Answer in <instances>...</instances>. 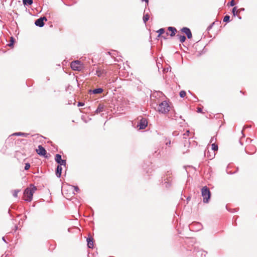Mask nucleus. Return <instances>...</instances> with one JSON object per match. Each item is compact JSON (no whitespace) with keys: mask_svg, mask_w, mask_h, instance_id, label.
Segmentation results:
<instances>
[{"mask_svg":"<svg viewBox=\"0 0 257 257\" xmlns=\"http://www.w3.org/2000/svg\"><path fill=\"white\" fill-rule=\"evenodd\" d=\"M202 108H200V107H199V108H197V112H202Z\"/></svg>","mask_w":257,"mask_h":257,"instance_id":"e433bc0d","label":"nucleus"},{"mask_svg":"<svg viewBox=\"0 0 257 257\" xmlns=\"http://www.w3.org/2000/svg\"><path fill=\"white\" fill-rule=\"evenodd\" d=\"M47 19L45 17H40L36 20L35 22V24L36 26L42 27L44 26V21H47Z\"/></svg>","mask_w":257,"mask_h":257,"instance_id":"6e6552de","label":"nucleus"},{"mask_svg":"<svg viewBox=\"0 0 257 257\" xmlns=\"http://www.w3.org/2000/svg\"><path fill=\"white\" fill-rule=\"evenodd\" d=\"M55 160L56 162L58 164V166H66V161L65 160L62 159V156L59 154H57L55 156Z\"/></svg>","mask_w":257,"mask_h":257,"instance_id":"39448f33","label":"nucleus"},{"mask_svg":"<svg viewBox=\"0 0 257 257\" xmlns=\"http://www.w3.org/2000/svg\"><path fill=\"white\" fill-rule=\"evenodd\" d=\"M24 218H27V216L25 215Z\"/></svg>","mask_w":257,"mask_h":257,"instance_id":"603ef678","label":"nucleus"},{"mask_svg":"<svg viewBox=\"0 0 257 257\" xmlns=\"http://www.w3.org/2000/svg\"><path fill=\"white\" fill-rule=\"evenodd\" d=\"M166 145L168 146H170L171 145V140H169L168 141L166 142Z\"/></svg>","mask_w":257,"mask_h":257,"instance_id":"c9c22d12","label":"nucleus"},{"mask_svg":"<svg viewBox=\"0 0 257 257\" xmlns=\"http://www.w3.org/2000/svg\"><path fill=\"white\" fill-rule=\"evenodd\" d=\"M162 38H163L164 39H167L166 36H162Z\"/></svg>","mask_w":257,"mask_h":257,"instance_id":"c03bdc74","label":"nucleus"},{"mask_svg":"<svg viewBox=\"0 0 257 257\" xmlns=\"http://www.w3.org/2000/svg\"><path fill=\"white\" fill-rule=\"evenodd\" d=\"M36 152L41 156H45L47 154L45 149L41 145L38 146V149L36 150Z\"/></svg>","mask_w":257,"mask_h":257,"instance_id":"1a4fd4ad","label":"nucleus"},{"mask_svg":"<svg viewBox=\"0 0 257 257\" xmlns=\"http://www.w3.org/2000/svg\"><path fill=\"white\" fill-rule=\"evenodd\" d=\"M84 105V103L82 102H79L78 103V106H83Z\"/></svg>","mask_w":257,"mask_h":257,"instance_id":"473e14b6","label":"nucleus"},{"mask_svg":"<svg viewBox=\"0 0 257 257\" xmlns=\"http://www.w3.org/2000/svg\"><path fill=\"white\" fill-rule=\"evenodd\" d=\"M176 37L179 39L180 42L182 43H184L186 40V38L184 35L177 34Z\"/></svg>","mask_w":257,"mask_h":257,"instance_id":"f3484780","label":"nucleus"},{"mask_svg":"<svg viewBox=\"0 0 257 257\" xmlns=\"http://www.w3.org/2000/svg\"><path fill=\"white\" fill-rule=\"evenodd\" d=\"M148 125V121L145 118H142L137 124L140 130L145 129Z\"/></svg>","mask_w":257,"mask_h":257,"instance_id":"0eeeda50","label":"nucleus"},{"mask_svg":"<svg viewBox=\"0 0 257 257\" xmlns=\"http://www.w3.org/2000/svg\"><path fill=\"white\" fill-rule=\"evenodd\" d=\"M103 91V89L102 88H97L96 89H94L93 90H89V93L90 94H100Z\"/></svg>","mask_w":257,"mask_h":257,"instance_id":"ddd939ff","label":"nucleus"},{"mask_svg":"<svg viewBox=\"0 0 257 257\" xmlns=\"http://www.w3.org/2000/svg\"><path fill=\"white\" fill-rule=\"evenodd\" d=\"M235 5L234 0H231V2L229 3V5L231 7H233Z\"/></svg>","mask_w":257,"mask_h":257,"instance_id":"7c9ffc66","label":"nucleus"},{"mask_svg":"<svg viewBox=\"0 0 257 257\" xmlns=\"http://www.w3.org/2000/svg\"><path fill=\"white\" fill-rule=\"evenodd\" d=\"M71 68L75 71H80L81 70V64L80 61L77 60L71 63Z\"/></svg>","mask_w":257,"mask_h":257,"instance_id":"423d86ee","label":"nucleus"},{"mask_svg":"<svg viewBox=\"0 0 257 257\" xmlns=\"http://www.w3.org/2000/svg\"><path fill=\"white\" fill-rule=\"evenodd\" d=\"M73 187H74V190L76 191V192H78L79 191V189L78 188V186H73Z\"/></svg>","mask_w":257,"mask_h":257,"instance_id":"2f4dec72","label":"nucleus"},{"mask_svg":"<svg viewBox=\"0 0 257 257\" xmlns=\"http://www.w3.org/2000/svg\"><path fill=\"white\" fill-rule=\"evenodd\" d=\"M87 246L88 248H92L93 247V238L90 236L87 238Z\"/></svg>","mask_w":257,"mask_h":257,"instance_id":"4468645a","label":"nucleus"},{"mask_svg":"<svg viewBox=\"0 0 257 257\" xmlns=\"http://www.w3.org/2000/svg\"><path fill=\"white\" fill-rule=\"evenodd\" d=\"M29 135V134L18 132L15 133L13 134V136H22L24 137H27Z\"/></svg>","mask_w":257,"mask_h":257,"instance_id":"a211bd4d","label":"nucleus"},{"mask_svg":"<svg viewBox=\"0 0 257 257\" xmlns=\"http://www.w3.org/2000/svg\"><path fill=\"white\" fill-rule=\"evenodd\" d=\"M196 224H197V225H199L200 227H201V224H200V223H196Z\"/></svg>","mask_w":257,"mask_h":257,"instance_id":"49530a36","label":"nucleus"},{"mask_svg":"<svg viewBox=\"0 0 257 257\" xmlns=\"http://www.w3.org/2000/svg\"><path fill=\"white\" fill-rule=\"evenodd\" d=\"M166 36H168V35H169V33H168V32H167V33H166Z\"/></svg>","mask_w":257,"mask_h":257,"instance_id":"8fccbe9b","label":"nucleus"},{"mask_svg":"<svg viewBox=\"0 0 257 257\" xmlns=\"http://www.w3.org/2000/svg\"><path fill=\"white\" fill-rule=\"evenodd\" d=\"M24 6H30L33 4V0H22Z\"/></svg>","mask_w":257,"mask_h":257,"instance_id":"aec40b11","label":"nucleus"},{"mask_svg":"<svg viewBox=\"0 0 257 257\" xmlns=\"http://www.w3.org/2000/svg\"><path fill=\"white\" fill-rule=\"evenodd\" d=\"M143 2H145L146 3H147V4L149 2V0H142Z\"/></svg>","mask_w":257,"mask_h":257,"instance_id":"37998d69","label":"nucleus"},{"mask_svg":"<svg viewBox=\"0 0 257 257\" xmlns=\"http://www.w3.org/2000/svg\"><path fill=\"white\" fill-rule=\"evenodd\" d=\"M173 135L174 136H177L178 135V133H177V132H174L173 133Z\"/></svg>","mask_w":257,"mask_h":257,"instance_id":"4c0bfd02","label":"nucleus"},{"mask_svg":"<svg viewBox=\"0 0 257 257\" xmlns=\"http://www.w3.org/2000/svg\"><path fill=\"white\" fill-rule=\"evenodd\" d=\"M157 33H158V37H159L161 36V35H162L163 34H164L165 33V29L161 28L157 31Z\"/></svg>","mask_w":257,"mask_h":257,"instance_id":"412c9836","label":"nucleus"},{"mask_svg":"<svg viewBox=\"0 0 257 257\" xmlns=\"http://www.w3.org/2000/svg\"><path fill=\"white\" fill-rule=\"evenodd\" d=\"M179 117L180 118L182 119V117L181 115L180 116H178V114L176 113V112H174V113L172 115H171V117L172 119H174L175 120H177V118L178 117Z\"/></svg>","mask_w":257,"mask_h":257,"instance_id":"b1692460","label":"nucleus"},{"mask_svg":"<svg viewBox=\"0 0 257 257\" xmlns=\"http://www.w3.org/2000/svg\"><path fill=\"white\" fill-rule=\"evenodd\" d=\"M232 13L233 16L234 17H235L236 16H237L238 13H238V10H237L236 7H234L232 9Z\"/></svg>","mask_w":257,"mask_h":257,"instance_id":"4be33fe9","label":"nucleus"},{"mask_svg":"<svg viewBox=\"0 0 257 257\" xmlns=\"http://www.w3.org/2000/svg\"><path fill=\"white\" fill-rule=\"evenodd\" d=\"M214 23H213L211 25H210V26H209L208 27V28H207V30H210V29L212 28V27L213 25H214Z\"/></svg>","mask_w":257,"mask_h":257,"instance_id":"72a5a7b5","label":"nucleus"},{"mask_svg":"<svg viewBox=\"0 0 257 257\" xmlns=\"http://www.w3.org/2000/svg\"><path fill=\"white\" fill-rule=\"evenodd\" d=\"M170 106L166 101H163L158 106V111L160 113L165 114L170 110Z\"/></svg>","mask_w":257,"mask_h":257,"instance_id":"7ed1b4c3","label":"nucleus"},{"mask_svg":"<svg viewBox=\"0 0 257 257\" xmlns=\"http://www.w3.org/2000/svg\"><path fill=\"white\" fill-rule=\"evenodd\" d=\"M108 54L110 55L112 57H114L113 55L111 54V53L110 52H108Z\"/></svg>","mask_w":257,"mask_h":257,"instance_id":"ea45409f","label":"nucleus"},{"mask_svg":"<svg viewBox=\"0 0 257 257\" xmlns=\"http://www.w3.org/2000/svg\"><path fill=\"white\" fill-rule=\"evenodd\" d=\"M250 147H252L253 149V150H256V149L254 146H250Z\"/></svg>","mask_w":257,"mask_h":257,"instance_id":"de8ad7c7","label":"nucleus"},{"mask_svg":"<svg viewBox=\"0 0 257 257\" xmlns=\"http://www.w3.org/2000/svg\"><path fill=\"white\" fill-rule=\"evenodd\" d=\"M31 188H27L24 192V200L28 202L31 201L33 193L37 190L36 187L33 185H31Z\"/></svg>","mask_w":257,"mask_h":257,"instance_id":"f257e3e1","label":"nucleus"},{"mask_svg":"<svg viewBox=\"0 0 257 257\" xmlns=\"http://www.w3.org/2000/svg\"><path fill=\"white\" fill-rule=\"evenodd\" d=\"M244 11V8H240L238 10V13H241V12H243Z\"/></svg>","mask_w":257,"mask_h":257,"instance_id":"f704fd0d","label":"nucleus"},{"mask_svg":"<svg viewBox=\"0 0 257 257\" xmlns=\"http://www.w3.org/2000/svg\"><path fill=\"white\" fill-rule=\"evenodd\" d=\"M62 171V168L60 166H57L56 169V175L58 178H60L61 176V173Z\"/></svg>","mask_w":257,"mask_h":257,"instance_id":"dca6fc26","label":"nucleus"},{"mask_svg":"<svg viewBox=\"0 0 257 257\" xmlns=\"http://www.w3.org/2000/svg\"><path fill=\"white\" fill-rule=\"evenodd\" d=\"M47 80H49V78L47 77Z\"/></svg>","mask_w":257,"mask_h":257,"instance_id":"864d4df0","label":"nucleus"},{"mask_svg":"<svg viewBox=\"0 0 257 257\" xmlns=\"http://www.w3.org/2000/svg\"><path fill=\"white\" fill-rule=\"evenodd\" d=\"M251 150H253L254 151H255V150H253V149H251Z\"/></svg>","mask_w":257,"mask_h":257,"instance_id":"5fc2aeb1","label":"nucleus"},{"mask_svg":"<svg viewBox=\"0 0 257 257\" xmlns=\"http://www.w3.org/2000/svg\"><path fill=\"white\" fill-rule=\"evenodd\" d=\"M249 127V126H244V128Z\"/></svg>","mask_w":257,"mask_h":257,"instance_id":"3c124183","label":"nucleus"},{"mask_svg":"<svg viewBox=\"0 0 257 257\" xmlns=\"http://www.w3.org/2000/svg\"><path fill=\"white\" fill-rule=\"evenodd\" d=\"M15 41V39L14 37H11L10 43L8 44V46L10 47H13Z\"/></svg>","mask_w":257,"mask_h":257,"instance_id":"393cba45","label":"nucleus"},{"mask_svg":"<svg viewBox=\"0 0 257 257\" xmlns=\"http://www.w3.org/2000/svg\"><path fill=\"white\" fill-rule=\"evenodd\" d=\"M171 172L170 171H168L166 174L167 177L166 178L164 179L163 181V184L165 185V187L167 188H169L171 187L172 185V178L170 176V175L171 174Z\"/></svg>","mask_w":257,"mask_h":257,"instance_id":"20e7f679","label":"nucleus"},{"mask_svg":"<svg viewBox=\"0 0 257 257\" xmlns=\"http://www.w3.org/2000/svg\"><path fill=\"white\" fill-rule=\"evenodd\" d=\"M30 168V163H27L25 164V170H28L29 169V168Z\"/></svg>","mask_w":257,"mask_h":257,"instance_id":"c85d7f7f","label":"nucleus"},{"mask_svg":"<svg viewBox=\"0 0 257 257\" xmlns=\"http://www.w3.org/2000/svg\"><path fill=\"white\" fill-rule=\"evenodd\" d=\"M18 229V226L17 225L15 226V231Z\"/></svg>","mask_w":257,"mask_h":257,"instance_id":"09e8293b","label":"nucleus"},{"mask_svg":"<svg viewBox=\"0 0 257 257\" xmlns=\"http://www.w3.org/2000/svg\"><path fill=\"white\" fill-rule=\"evenodd\" d=\"M238 18L239 19V20H241V17L240 16H237Z\"/></svg>","mask_w":257,"mask_h":257,"instance_id":"a18cd8bd","label":"nucleus"},{"mask_svg":"<svg viewBox=\"0 0 257 257\" xmlns=\"http://www.w3.org/2000/svg\"><path fill=\"white\" fill-rule=\"evenodd\" d=\"M181 31L185 33L188 39H191L192 37V33L190 29L187 27H183L181 29Z\"/></svg>","mask_w":257,"mask_h":257,"instance_id":"9d476101","label":"nucleus"},{"mask_svg":"<svg viewBox=\"0 0 257 257\" xmlns=\"http://www.w3.org/2000/svg\"><path fill=\"white\" fill-rule=\"evenodd\" d=\"M247 149H248V148H245V151L246 153L247 154H251V153H250V152H249L248 151Z\"/></svg>","mask_w":257,"mask_h":257,"instance_id":"58836bf2","label":"nucleus"},{"mask_svg":"<svg viewBox=\"0 0 257 257\" xmlns=\"http://www.w3.org/2000/svg\"><path fill=\"white\" fill-rule=\"evenodd\" d=\"M212 150L214 151H216L218 150V146L215 143H213L211 145Z\"/></svg>","mask_w":257,"mask_h":257,"instance_id":"bb28decb","label":"nucleus"},{"mask_svg":"<svg viewBox=\"0 0 257 257\" xmlns=\"http://www.w3.org/2000/svg\"><path fill=\"white\" fill-rule=\"evenodd\" d=\"M19 191H20V190H15L14 191V193H13V196H14V197H17L18 196V192H19Z\"/></svg>","mask_w":257,"mask_h":257,"instance_id":"c756f323","label":"nucleus"},{"mask_svg":"<svg viewBox=\"0 0 257 257\" xmlns=\"http://www.w3.org/2000/svg\"><path fill=\"white\" fill-rule=\"evenodd\" d=\"M213 141H214V137H212L210 140V143H212Z\"/></svg>","mask_w":257,"mask_h":257,"instance_id":"79ce46f5","label":"nucleus"},{"mask_svg":"<svg viewBox=\"0 0 257 257\" xmlns=\"http://www.w3.org/2000/svg\"><path fill=\"white\" fill-rule=\"evenodd\" d=\"M186 93L184 90H181L179 92V95L181 98H183L186 96Z\"/></svg>","mask_w":257,"mask_h":257,"instance_id":"cd10ccee","label":"nucleus"},{"mask_svg":"<svg viewBox=\"0 0 257 257\" xmlns=\"http://www.w3.org/2000/svg\"><path fill=\"white\" fill-rule=\"evenodd\" d=\"M168 30L170 32H171V33L170 34V36L172 37L176 35L177 31V29L175 27H168Z\"/></svg>","mask_w":257,"mask_h":257,"instance_id":"2eb2a0df","label":"nucleus"},{"mask_svg":"<svg viewBox=\"0 0 257 257\" xmlns=\"http://www.w3.org/2000/svg\"><path fill=\"white\" fill-rule=\"evenodd\" d=\"M189 133V131H187L186 133L183 135L184 136L183 139H184V147L189 146L190 145V143L189 140H187V138L186 137V136H188Z\"/></svg>","mask_w":257,"mask_h":257,"instance_id":"f8f14e48","label":"nucleus"},{"mask_svg":"<svg viewBox=\"0 0 257 257\" xmlns=\"http://www.w3.org/2000/svg\"><path fill=\"white\" fill-rule=\"evenodd\" d=\"M150 16L149 14H146L144 15L143 17V21L145 23H146L149 19Z\"/></svg>","mask_w":257,"mask_h":257,"instance_id":"5701e85b","label":"nucleus"},{"mask_svg":"<svg viewBox=\"0 0 257 257\" xmlns=\"http://www.w3.org/2000/svg\"><path fill=\"white\" fill-rule=\"evenodd\" d=\"M230 21V16L229 15H226L223 18V22L228 23Z\"/></svg>","mask_w":257,"mask_h":257,"instance_id":"a878e982","label":"nucleus"},{"mask_svg":"<svg viewBox=\"0 0 257 257\" xmlns=\"http://www.w3.org/2000/svg\"><path fill=\"white\" fill-rule=\"evenodd\" d=\"M201 195L203 197V202L205 203H208L211 197V192L206 186L203 187L201 189Z\"/></svg>","mask_w":257,"mask_h":257,"instance_id":"f03ea898","label":"nucleus"},{"mask_svg":"<svg viewBox=\"0 0 257 257\" xmlns=\"http://www.w3.org/2000/svg\"><path fill=\"white\" fill-rule=\"evenodd\" d=\"M106 74V71L104 69H98L96 70L95 74L99 77H103Z\"/></svg>","mask_w":257,"mask_h":257,"instance_id":"9b49d317","label":"nucleus"},{"mask_svg":"<svg viewBox=\"0 0 257 257\" xmlns=\"http://www.w3.org/2000/svg\"><path fill=\"white\" fill-rule=\"evenodd\" d=\"M2 240H3L4 242H6V243H7V241H6V239H5V237H2Z\"/></svg>","mask_w":257,"mask_h":257,"instance_id":"a19ab883","label":"nucleus"},{"mask_svg":"<svg viewBox=\"0 0 257 257\" xmlns=\"http://www.w3.org/2000/svg\"><path fill=\"white\" fill-rule=\"evenodd\" d=\"M103 111V106L101 105V104H99V105L98 106L97 109H96L95 112L96 113H99L102 111Z\"/></svg>","mask_w":257,"mask_h":257,"instance_id":"6ab92c4d","label":"nucleus"}]
</instances>
